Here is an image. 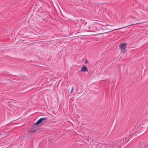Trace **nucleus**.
Listing matches in <instances>:
<instances>
[{"label":"nucleus","instance_id":"nucleus-3","mask_svg":"<svg viewBox=\"0 0 148 148\" xmlns=\"http://www.w3.org/2000/svg\"><path fill=\"white\" fill-rule=\"evenodd\" d=\"M81 71L82 72L87 71V67L85 66H84L81 68Z\"/></svg>","mask_w":148,"mask_h":148},{"label":"nucleus","instance_id":"nucleus-4","mask_svg":"<svg viewBox=\"0 0 148 148\" xmlns=\"http://www.w3.org/2000/svg\"><path fill=\"white\" fill-rule=\"evenodd\" d=\"M142 147V146H141V145L139 144L137 146V148H141Z\"/></svg>","mask_w":148,"mask_h":148},{"label":"nucleus","instance_id":"nucleus-1","mask_svg":"<svg viewBox=\"0 0 148 148\" xmlns=\"http://www.w3.org/2000/svg\"><path fill=\"white\" fill-rule=\"evenodd\" d=\"M127 45L126 43H122L120 45L119 47L121 49V52L125 53V52Z\"/></svg>","mask_w":148,"mask_h":148},{"label":"nucleus","instance_id":"nucleus-5","mask_svg":"<svg viewBox=\"0 0 148 148\" xmlns=\"http://www.w3.org/2000/svg\"><path fill=\"white\" fill-rule=\"evenodd\" d=\"M73 89H74V87H72L71 89V92L73 90Z\"/></svg>","mask_w":148,"mask_h":148},{"label":"nucleus","instance_id":"nucleus-2","mask_svg":"<svg viewBox=\"0 0 148 148\" xmlns=\"http://www.w3.org/2000/svg\"><path fill=\"white\" fill-rule=\"evenodd\" d=\"M45 118H41L39 119L36 123L35 125H37L40 123L41 122L44 121L45 120Z\"/></svg>","mask_w":148,"mask_h":148}]
</instances>
